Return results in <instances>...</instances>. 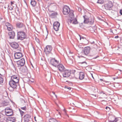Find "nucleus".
<instances>
[{
    "mask_svg": "<svg viewBox=\"0 0 122 122\" xmlns=\"http://www.w3.org/2000/svg\"><path fill=\"white\" fill-rule=\"evenodd\" d=\"M25 30H21L17 32V38L18 40H22L24 39H27L28 38L27 34Z\"/></svg>",
    "mask_w": 122,
    "mask_h": 122,
    "instance_id": "1",
    "label": "nucleus"
},
{
    "mask_svg": "<svg viewBox=\"0 0 122 122\" xmlns=\"http://www.w3.org/2000/svg\"><path fill=\"white\" fill-rule=\"evenodd\" d=\"M9 84L10 86L9 87L8 89L11 92H13L15 90H16L18 86L19 85V82L10 80L9 81Z\"/></svg>",
    "mask_w": 122,
    "mask_h": 122,
    "instance_id": "2",
    "label": "nucleus"
},
{
    "mask_svg": "<svg viewBox=\"0 0 122 122\" xmlns=\"http://www.w3.org/2000/svg\"><path fill=\"white\" fill-rule=\"evenodd\" d=\"M113 4L111 1H108L106 3H104L102 6L103 9L106 10H112Z\"/></svg>",
    "mask_w": 122,
    "mask_h": 122,
    "instance_id": "3",
    "label": "nucleus"
},
{
    "mask_svg": "<svg viewBox=\"0 0 122 122\" xmlns=\"http://www.w3.org/2000/svg\"><path fill=\"white\" fill-rule=\"evenodd\" d=\"M5 112L6 115L8 116H12L13 113L12 110L9 107H7L5 108Z\"/></svg>",
    "mask_w": 122,
    "mask_h": 122,
    "instance_id": "4",
    "label": "nucleus"
},
{
    "mask_svg": "<svg viewBox=\"0 0 122 122\" xmlns=\"http://www.w3.org/2000/svg\"><path fill=\"white\" fill-rule=\"evenodd\" d=\"M50 63L53 66L56 67L57 65L59 64V61L55 58H52L50 60Z\"/></svg>",
    "mask_w": 122,
    "mask_h": 122,
    "instance_id": "5",
    "label": "nucleus"
},
{
    "mask_svg": "<svg viewBox=\"0 0 122 122\" xmlns=\"http://www.w3.org/2000/svg\"><path fill=\"white\" fill-rule=\"evenodd\" d=\"M62 73L63 77H69L70 76L71 74V71L65 69Z\"/></svg>",
    "mask_w": 122,
    "mask_h": 122,
    "instance_id": "6",
    "label": "nucleus"
},
{
    "mask_svg": "<svg viewBox=\"0 0 122 122\" xmlns=\"http://www.w3.org/2000/svg\"><path fill=\"white\" fill-rule=\"evenodd\" d=\"M70 9L69 7L66 5L64 6L63 8L62 12L64 15L68 14L70 11Z\"/></svg>",
    "mask_w": 122,
    "mask_h": 122,
    "instance_id": "7",
    "label": "nucleus"
},
{
    "mask_svg": "<svg viewBox=\"0 0 122 122\" xmlns=\"http://www.w3.org/2000/svg\"><path fill=\"white\" fill-rule=\"evenodd\" d=\"M11 78L10 81H14L15 82L19 83L20 78L17 75H12L11 76H10Z\"/></svg>",
    "mask_w": 122,
    "mask_h": 122,
    "instance_id": "8",
    "label": "nucleus"
},
{
    "mask_svg": "<svg viewBox=\"0 0 122 122\" xmlns=\"http://www.w3.org/2000/svg\"><path fill=\"white\" fill-rule=\"evenodd\" d=\"M52 49V46L50 45H47L44 48V52L46 54H49L51 53Z\"/></svg>",
    "mask_w": 122,
    "mask_h": 122,
    "instance_id": "9",
    "label": "nucleus"
},
{
    "mask_svg": "<svg viewBox=\"0 0 122 122\" xmlns=\"http://www.w3.org/2000/svg\"><path fill=\"white\" fill-rule=\"evenodd\" d=\"M16 63L17 65V67L22 66L24 65L25 63L24 59V58H21L19 60L17 61Z\"/></svg>",
    "mask_w": 122,
    "mask_h": 122,
    "instance_id": "10",
    "label": "nucleus"
},
{
    "mask_svg": "<svg viewBox=\"0 0 122 122\" xmlns=\"http://www.w3.org/2000/svg\"><path fill=\"white\" fill-rule=\"evenodd\" d=\"M90 48L89 46L85 47L83 49L82 52L85 55L87 56L90 53Z\"/></svg>",
    "mask_w": 122,
    "mask_h": 122,
    "instance_id": "11",
    "label": "nucleus"
},
{
    "mask_svg": "<svg viewBox=\"0 0 122 122\" xmlns=\"http://www.w3.org/2000/svg\"><path fill=\"white\" fill-rule=\"evenodd\" d=\"M16 26L18 28H23L26 31H27V30L26 27L24 24L22 22H18L16 23Z\"/></svg>",
    "mask_w": 122,
    "mask_h": 122,
    "instance_id": "12",
    "label": "nucleus"
},
{
    "mask_svg": "<svg viewBox=\"0 0 122 122\" xmlns=\"http://www.w3.org/2000/svg\"><path fill=\"white\" fill-rule=\"evenodd\" d=\"M31 116L29 114H25L23 117V120L24 122H29L30 121Z\"/></svg>",
    "mask_w": 122,
    "mask_h": 122,
    "instance_id": "13",
    "label": "nucleus"
},
{
    "mask_svg": "<svg viewBox=\"0 0 122 122\" xmlns=\"http://www.w3.org/2000/svg\"><path fill=\"white\" fill-rule=\"evenodd\" d=\"M60 26V24L59 22L57 21L55 22L53 24V28L56 31H57L59 30V28Z\"/></svg>",
    "mask_w": 122,
    "mask_h": 122,
    "instance_id": "14",
    "label": "nucleus"
},
{
    "mask_svg": "<svg viewBox=\"0 0 122 122\" xmlns=\"http://www.w3.org/2000/svg\"><path fill=\"white\" fill-rule=\"evenodd\" d=\"M56 67H57L59 71L61 73L63 72L65 69L64 67L61 64H60L59 63L57 65V66Z\"/></svg>",
    "mask_w": 122,
    "mask_h": 122,
    "instance_id": "15",
    "label": "nucleus"
},
{
    "mask_svg": "<svg viewBox=\"0 0 122 122\" xmlns=\"http://www.w3.org/2000/svg\"><path fill=\"white\" fill-rule=\"evenodd\" d=\"M10 45L12 47L15 49L18 48L19 46L18 43L15 42L10 43Z\"/></svg>",
    "mask_w": 122,
    "mask_h": 122,
    "instance_id": "16",
    "label": "nucleus"
},
{
    "mask_svg": "<svg viewBox=\"0 0 122 122\" xmlns=\"http://www.w3.org/2000/svg\"><path fill=\"white\" fill-rule=\"evenodd\" d=\"M74 11L73 10H70L69 14V17L70 18L68 20L70 21V22H71L73 19V18H74V15L73 13Z\"/></svg>",
    "mask_w": 122,
    "mask_h": 122,
    "instance_id": "17",
    "label": "nucleus"
},
{
    "mask_svg": "<svg viewBox=\"0 0 122 122\" xmlns=\"http://www.w3.org/2000/svg\"><path fill=\"white\" fill-rule=\"evenodd\" d=\"M22 56V53L20 52H16L14 54V57L16 59H20Z\"/></svg>",
    "mask_w": 122,
    "mask_h": 122,
    "instance_id": "18",
    "label": "nucleus"
},
{
    "mask_svg": "<svg viewBox=\"0 0 122 122\" xmlns=\"http://www.w3.org/2000/svg\"><path fill=\"white\" fill-rule=\"evenodd\" d=\"M9 37L10 39H14L15 38V34L14 31L11 30V31L9 32L8 33Z\"/></svg>",
    "mask_w": 122,
    "mask_h": 122,
    "instance_id": "19",
    "label": "nucleus"
},
{
    "mask_svg": "<svg viewBox=\"0 0 122 122\" xmlns=\"http://www.w3.org/2000/svg\"><path fill=\"white\" fill-rule=\"evenodd\" d=\"M16 121V118L14 117H9L6 119L7 122H15Z\"/></svg>",
    "mask_w": 122,
    "mask_h": 122,
    "instance_id": "20",
    "label": "nucleus"
},
{
    "mask_svg": "<svg viewBox=\"0 0 122 122\" xmlns=\"http://www.w3.org/2000/svg\"><path fill=\"white\" fill-rule=\"evenodd\" d=\"M85 73L83 72H80L79 74V78L81 80H82L85 77Z\"/></svg>",
    "mask_w": 122,
    "mask_h": 122,
    "instance_id": "21",
    "label": "nucleus"
},
{
    "mask_svg": "<svg viewBox=\"0 0 122 122\" xmlns=\"http://www.w3.org/2000/svg\"><path fill=\"white\" fill-rule=\"evenodd\" d=\"M83 17L84 19V23L86 24L88 23L89 21L88 17L86 15L83 16Z\"/></svg>",
    "mask_w": 122,
    "mask_h": 122,
    "instance_id": "22",
    "label": "nucleus"
},
{
    "mask_svg": "<svg viewBox=\"0 0 122 122\" xmlns=\"http://www.w3.org/2000/svg\"><path fill=\"white\" fill-rule=\"evenodd\" d=\"M115 104L118 107L122 105V100L119 99L115 102Z\"/></svg>",
    "mask_w": 122,
    "mask_h": 122,
    "instance_id": "23",
    "label": "nucleus"
},
{
    "mask_svg": "<svg viewBox=\"0 0 122 122\" xmlns=\"http://www.w3.org/2000/svg\"><path fill=\"white\" fill-rule=\"evenodd\" d=\"M71 22H70V21L68 20V22L70 23H72L73 24H76L78 23V22L77 21V20L76 18H73V19Z\"/></svg>",
    "mask_w": 122,
    "mask_h": 122,
    "instance_id": "24",
    "label": "nucleus"
},
{
    "mask_svg": "<svg viewBox=\"0 0 122 122\" xmlns=\"http://www.w3.org/2000/svg\"><path fill=\"white\" fill-rule=\"evenodd\" d=\"M89 22L90 24L91 25L93 24L94 22V18L93 16H91L89 19Z\"/></svg>",
    "mask_w": 122,
    "mask_h": 122,
    "instance_id": "25",
    "label": "nucleus"
},
{
    "mask_svg": "<svg viewBox=\"0 0 122 122\" xmlns=\"http://www.w3.org/2000/svg\"><path fill=\"white\" fill-rule=\"evenodd\" d=\"M22 71L23 73H25L27 72H28V69L26 66L23 67L22 70Z\"/></svg>",
    "mask_w": 122,
    "mask_h": 122,
    "instance_id": "26",
    "label": "nucleus"
},
{
    "mask_svg": "<svg viewBox=\"0 0 122 122\" xmlns=\"http://www.w3.org/2000/svg\"><path fill=\"white\" fill-rule=\"evenodd\" d=\"M30 4L33 7H35L36 5V2L34 0H31Z\"/></svg>",
    "mask_w": 122,
    "mask_h": 122,
    "instance_id": "27",
    "label": "nucleus"
},
{
    "mask_svg": "<svg viewBox=\"0 0 122 122\" xmlns=\"http://www.w3.org/2000/svg\"><path fill=\"white\" fill-rule=\"evenodd\" d=\"M9 101L7 100L4 101L2 103V105L4 106H7L9 104Z\"/></svg>",
    "mask_w": 122,
    "mask_h": 122,
    "instance_id": "28",
    "label": "nucleus"
},
{
    "mask_svg": "<svg viewBox=\"0 0 122 122\" xmlns=\"http://www.w3.org/2000/svg\"><path fill=\"white\" fill-rule=\"evenodd\" d=\"M109 118L110 121H113L115 118V117L114 116L111 115L109 116Z\"/></svg>",
    "mask_w": 122,
    "mask_h": 122,
    "instance_id": "29",
    "label": "nucleus"
},
{
    "mask_svg": "<svg viewBox=\"0 0 122 122\" xmlns=\"http://www.w3.org/2000/svg\"><path fill=\"white\" fill-rule=\"evenodd\" d=\"M16 8H15V11L16 10H17V12H16V13L17 15H18L20 14V11H19V9L18 7L17 6V5H15Z\"/></svg>",
    "mask_w": 122,
    "mask_h": 122,
    "instance_id": "30",
    "label": "nucleus"
},
{
    "mask_svg": "<svg viewBox=\"0 0 122 122\" xmlns=\"http://www.w3.org/2000/svg\"><path fill=\"white\" fill-rule=\"evenodd\" d=\"M7 28L8 30L9 31H11L13 29V26L11 24Z\"/></svg>",
    "mask_w": 122,
    "mask_h": 122,
    "instance_id": "31",
    "label": "nucleus"
},
{
    "mask_svg": "<svg viewBox=\"0 0 122 122\" xmlns=\"http://www.w3.org/2000/svg\"><path fill=\"white\" fill-rule=\"evenodd\" d=\"M97 54V52L96 51H93L91 52V55L92 56H94L96 55Z\"/></svg>",
    "mask_w": 122,
    "mask_h": 122,
    "instance_id": "32",
    "label": "nucleus"
},
{
    "mask_svg": "<svg viewBox=\"0 0 122 122\" xmlns=\"http://www.w3.org/2000/svg\"><path fill=\"white\" fill-rule=\"evenodd\" d=\"M100 81H103L106 83H110V82L109 80H106L104 79H100Z\"/></svg>",
    "mask_w": 122,
    "mask_h": 122,
    "instance_id": "33",
    "label": "nucleus"
},
{
    "mask_svg": "<svg viewBox=\"0 0 122 122\" xmlns=\"http://www.w3.org/2000/svg\"><path fill=\"white\" fill-rule=\"evenodd\" d=\"M57 13L56 12H55L52 13L51 15V16L52 18H54L57 15Z\"/></svg>",
    "mask_w": 122,
    "mask_h": 122,
    "instance_id": "34",
    "label": "nucleus"
},
{
    "mask_svg": "<svg viewBox=\"0 0 122 122\" xmlns=\"http://www.w3.org/2000/svg\"><path fill=\"white\" fill-rule=\"evenodd\" d=\"M19 110L20 112L21 117H22L24 114V112L22 111L21 110V109H19Z\"/></svg>",
    "mask_w": 122,
    "mask_h": 122,
    "instance_id": "35",
    "label": "nucleus"
},
{
    "mask_svg": "<svg viewBox=\"0 0 122 122\" xmlns=\"http://www.w3.org/2000/svg\"><path fill=\"white\" fill-rule=\"evenodd\" d=\"M104 2L103 0H98L97 3L99 4H102Z\"/></svg>",
    "mask_w": 122,
    "mask_h": 122,
    "instance_id": "36",
    "label": "nucleus"
},
{
    "mask_svg": "<svg viewBox=\"0 0 122 122\" xmlns=\"http://www.w3.org/2000/svg\"><path fill=\"white\" fill-rule=\"evenodd\" d=\"M78 63L79 64H84V65L83 66H86V65L87 64V63L85 61L79 62H78Z\"/></svg>",
    "mask_w": 122,
    "mask_h": 122,
    "instance_id": "37",
    "label": "nucleus"
},
{
    "mask_svg": "<svg viewBox=\"0 0 122 122\" xmlns=\"http://www.w3.org/2000/svg\"><path fill=\"white\" fill-rule=\"evenodd\" d=\"M56 120L55 119L52 118L50 119L49 120V121L50 122H55Z\"/></svg>",
    "mask_w": 122,
    "mask_h": 122,
    "instance_id": "38",
    "label": "nucleus"
},
{
    "mask_svg": "<svg viewBox=\"0 0 122 122\" xmlns=\"http://www.w3.org/2000/svg\"><path fill=\"white\" fill-rule=\"evenodd\" d=\"M2 76L0 77V84L2 83L4 81V78L2 77Z\"/></svg>",
    "mask_w": 122,
    "mask_h": 122,
    "instance_id": "39",
    "label": "nucleus"
},
{
    "mask_svg": "<svg viewBox=\"0 0 122 122\" xmlns=\"http://www.w3.org/2000/svg\"><path fill=\"white\" fill-rule=\"evenodd\" d=\"M119 13L120 15H118V17H120L121 15H122V9H120L119 11Z\"/></svg>",
    "mask_w": 122,
    "mask_h": 122,
    "instance_id": "40",
    "label": "nucleus"
},
{
    "mask_svg": "<svg viewBox=\"0 0 122 122\" xmlns=\"http://www.w3.org/2000/svg\"><path fill=\"white\" fill-rule=\"evenodd\" d=\"M79 36L80 37V40H81V39H85V40H86V38L83 36H82L81 35H79Z\"/></svg>",
    "mask_w": 122,
    "mask_h": 122,
    "instance_id": "41",
    "label": "nucleus"
},
{
    "mask_svg": "<svg viewBox=\"0 0 122 122\" xmlns=\"http://www.w3.org/2000/svg\"><path fill=\"white\" fill-rule=\"evenodd\" d=\"M11 24H10L8 22H6L5 23V25L7 27L9 26Z\"/></svg>",
    "mask_w": 122,
    "mask_h": 122,
    "instance_id": "42",
    "label": "nucleus"
},
{
    "mask_svg": "<svg viewBox=\"0 0 122 122\" xmlns=\"http://www.w3.org/2000/svg\"><path fill=\"white\" fill-rule=\"evenodd\" d=\"M35 39L36 41L38 43H40V40L38 38L36 37L35 38Z\"/></svg>",
    "mask_w": 122,
    "mask_h": 122,
    "instance_id": "43",
    "label": "nucleus"
},
{
    "mask_svg": "<svg viewBox=\"0 0 122 122\" xmlns=\"http://www.w3.org/2000/svg\"><path fill=\"white\" fill-rule=\"evenodd\" d=\"M8 8L9 10H12L13 9V7H11V6H10L9 5H8Z\"/></svg>",
    "mask_w": 122,
    "mask_h": 122,
    "instance_id": "44",
    "label": "nucleus"
},
{
    "mask_svg": "<svg viewBox=\"0 0 122 122\" xmlns=\"http://www.w3.org/2000/svg\"><path fill=\"white\" fill-rule=\"evenodd\" d=\"M21 109L26 111V108L25 106H24V107H21Z\"/></svg>",
    "mask_w": 122,
    "mask_h": 122,
    "instance_id": "45",
    "label": "nucleus"
},
{
    "mask_svg": "<svg viewBox=\"0 0 122 122\" xmlns=\"http://www.w3.org/2000/svg\"><path fill=\"white\" fill-rule=\"evenodd\" d=\"M118 118H118V117L116 118L115 117V118L114 119V120H113L114 121V122H116L118 120Z\"/></svg>",
    "mask_w": 122,
    "mask_h": 122,
    "instance_id": "46",
    "label": "nucleus"
},
{
    "mask_svg": "<svg viewBox=\"0 0 122 122\" xmlns=\"http://www.w3.org/2000/svg\"><path fill=\"white\" fill-rule=\"evenodd\" d=\"M65 88H66L68 89L69 90H70L71 89V88L70 87H68V86H65Z\"/></svg>",
    "mask_w": 122,
    "mask_h": 122,
    "instance_id": "47",
    "label": "nucleus"
},
{
    "mask_svg": "<svg viewBox=\"0 0 122 122\" xmlns=\"http://www.w3.org/2000/svg\"><path fill=\"white\" fill-rule=\"evenodd\" d=\"M105 109H106L107 110V111H109L111 110L109 107H106L105 108Z\"/></svg>",
    "mask_w": 122,
    "mask_h": 122,
    "instance_id": "48",
    "label": "nucleus"
},
{
    "mask_svg": "<svg viewBox=\"0 0 122 122\" xmlns=\"http://www.w3.org/2000/svg\"><path fill=\"white\" fill-rule=\"evenodd\" d=\"M78 11L79 12H81V8L80 7H78Z\"/></svg>",
    "mask_w": 122,
    "mask_h": 122,
    "instance_id": "49",
    "label": "nucleus"
},
{
    "mask_svg": "<svg viewBox=\"0 0 122 122\" xmlns=\"http://www.w3.org/2000/svg\"><path fill=\"white\" fill-rule=\"evenodd\" d=\"M91 44H94V45L96 46L97 47V44H95V43L94 41H93L92 42H91Z\"/></svg>",
    "mask_w": 122,
    "mask_h": 122,
    "instance_id": "50",
    "label": "nucleus"
},
{
    "mask_svg": "<svg viewBox=\"0 0 122 122\" xmlns=\"http://www.w3.org/2000/svg\"><path fill=\"white\" fill-rule=\"evenodd\" d=\"M63 112H64V114L66 115H67V113H66V111L65 109H64L63 110Z\"/></svg>",
    "mask_w": 122,
    "mask_h": 122,
    "instance_id": "51",
    "label": "nucleus"
},
{
    "mask_svg": "<svg viewBox=\"0 0 122 122\" xmlns=\"http://www.w3.org/2000/svg\"><path fill=\"white\" fill-rule=\"evenodd\" d=\"M52 93L54 95H55V92H52L51 93V94H50V96H51V97H53V96H52L51 95V94Z\"/></svg>",
    "mask_w": 122,
    "mask_h": 122,
    "instance_id": "52",
    "label": "nucleus"
},
{
    "mask_svg": "<svg viewBox=\"0 0 122 122\" xmlns=\"http://www.w3.org/2000/svg\"><path fill=\"white\" fill-rule=\"evenodd\" d=\"M14 1H11V5L12 6H13V4H14Z\"/></svg>",
    "mask_w": 122,
    "mask_h": 122,
    "instance_id": "53",
    "label": "nucleus"
},
{
    "mask_svg": "<svg viewBox=\"0 0 122 122\" xmlns=\"http://www.w3.org/2000/svg\"><path fill=\"white\" fill-rule=\"evenodd\" d=\"M58 114H59V116L57 117L58 118H60V117H61V114L59 112Z\"/></svg>",
    "mask_w": 122,
    "mask_h": 122,
    "instance_id": "54",
    "label": "nucleus"
},
{
    "mask_svg": "<svg viewBox=\"0 0 122 122\" xmlns=\"http://www.w3.org/2000/svg\"><path fill=\"white\" fill-rule=\"evenodd\" d=\"M91 76H92V78L94 79V77L93 76V74L92 73H91Z\"/></svg>",
    "mask_w": 122,
    "mask_h": 122,
    "instance_id": "55",
    "label": "nucleus"
},
{
    "mask_svg": "<svg viewBox=\"0 0 122 122\" xmlns=\"http://www.w3.org/2000/svg\"><path fill=\"white\" fill-rule=\"evenodd\" d=\"M118 77H114L113 78V79L114 80H115V79H118Z\"/></svg>",
    "mask_w": 122,
    "mask_h": 122,
    "instance_id": "56",
    "label": "nucleus"
},
{
    "mask_svg": "<svg viewBox=\"0 0 122 122\" xmlns=\"http://www.w3.org/2000/svg\"><path fill=\"white\" fill-rule=\"evenodd\" d=\"M98 19L99 20H102V19L100 17H98Z\"/></svg>",
    "mask_w": 122,
    "mask_h": 122,
    "instance_id": "57",
    "label": "nucleus"
},
{
    "mask_svg": "<svg viewBox=\"0 0 122 122\" xmlns=\"http://www.w3.org/2000/svg\"><path fill=\"white\" fill-rule=\"evenodd\" d=\"M29 82H34V81H32V80H31L30 79H29Z\"/></svg>",
    "mask_w": 122,
    "mask_h": 122,
    "instance_id": "58",
    "label": "nucleus"
},
{
    "mask_svg": "<svg viewBox=\"0 0 122 122\" xmlns=\"http://www.w3.org/2000/svg\"><path fill=\"white\" fill-rule=\"evenodd\" d=\"M30 63H31V65L32 66V67L33 68H34V67L33 65L32 64L31 62H30Z\"/></svg>",
    "mask_w": 122,
    "mask_h": 122,
    "instance_id": "59",
    "label": "nucleus"
},
{
    "mask_svg": "<svg viewBox=\"0 0 122 122\" xmlns=\"http://www.w3.org/2000/svg\"><path fill=\"white\" fill-rule=\"evenodd\" d=\"M119 37V36H116L114 38H118Z\"/></svg>",
    "mask_w": 122,
    "mask_h": 122,
    "instance_id": "60",
    "label": "nucleus"
},
{
    "mask_svg": "<svg viewBox=\"0 0 122 122\" xmlns=\"http://www.w3.org/2000/svg\"><path fill=\"white\" fill-rule=\"evenodd\" d=\"M99 57V56H97L95 57H94L93 58V59H96L97 58V57Z\"/></svg>",
    "mask_w": 122,
    "mask_h": 122,
    "instance_id": "61",
    "label": "nucleus"
},
{
    "mask_svg": "<svg viewBox=\"0 0 122 122\" xmlns=\"http://www.w3.org/2000/svg\"><path fill=\"white\" fill-rule=\"evenodd\" d=\"M100 94H105L103 92H101L100 93Z\"/></svg>",
    "mask_w": 122,
    "mask_h": 122,
    "instance_id": "62",
    "label": "nucleus"
},
{
    "mask_svg": "<svg viewBox=\"0 0 122 122\" xmlns=\"http://www.w3.org/2000/svg\"><path fill=\"white\" fill-rule=\"evenodd\" d=\"M24 2L25 3L27 4V3L26 2V0H23Z\"/></svg>",
    "mask_w": 122,
    "mask_h": 122,
    "instance_id": "63",
    "label": "nucleus"
},
{
    "mask_svg": "<svg viewBox=\"0 0 122 122\" xmlns=\"http://www.w3.org/2000/svg\"><path fill=\"white\" fill-rule=\"evenodd\" d=\"M114 121H109V122H114Z\"/></svg>",
    "mask_w": 122,
    "mask_h": 122,
    "instance_id": "64",
    "label": "nucleus"
}]
</instances>
